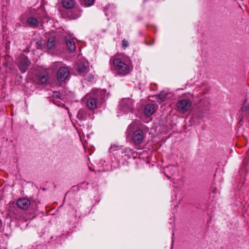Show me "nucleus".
<instances>
[{
    "instance_id": "obj_4",
    "label": "nucleus",
    "mask_w": 249,
    "mask_h": 249,
    "mask_svg": "<svg viewBox=\"0 0 249 249\" xmlns=\"http://www.w3.org/2000/svg\"><path fill=\"white\" fill-rule=\"evenodd\" d=\"M99 91L97 89H93L87 93L83 99V101L86 103L87 107L91 110L97 107Z\"/></svg>"
},
{
    "instance_id": "obj_18",
    "label": "nucleus",
    "mask_w": 249,
    "mask_h": 249,
    "mask_svg": "<svg viewBox=\"0 0 249 249\" xmlns=\"http://www.w3.org/2000/svg\"><path fill=\"white\" fill-rule=\"evenodd\" d=\"M249 105L247 103L245 102L241 107L242 111L245 114H247L249 112Z\"/></svg>"
},
{
    "instance_id": "obj_7",
    "label": "nucleus",
    "mask_w": 249,
    "mask_h": 249,
    "mask_svg": "<svg viewBox=\"0 0 249 249\" xmlns=\"http://www.w3.org/2000/svg\"><path fill=\"white\" fill-rule=\"evenodd\" d=\"M192 105L191 101L189 99H181L177 103L178 109L183 113L187 112Z\"/></svg>"
},
{
    "instance_id": "obj_17",
    "label": "nucleus",
    "mask_w": 249,
    "mask_h": 249,
    "mask_svg": "<svg viewBox=\"0 0 249 249\" xmlns=\"http://www.w3.org/2000/svg\"><path fill=\"white\" fill-rule=\"evenodd\" d=\"M55 45V39L53 37H50L48 39L47 47L49 49H53Z\"/></svg>"
},
{
    "instance_id": "obj_8",
    "label": "nucleus",
    "mask_w": 249,
    "mask_h": 249,
    "mask_svg": "<svg viewBox=\"0 0 249 249\" xmlns=\"http://www.w3.org/2000/svg\"><path fill=\"white\" fill-rule=\"evenodd\" d=\"M30 62L27 57L25 55L20 56L18 60V67L22 72H25L30 66Z\"/></svg>"
},
{
    "instance_id": "obj_9",
    "label": "nucleus",
    "mask_w": 249,
    "mask_h": 249,
    "mask_svg": "<svg viewBox=\"0 0 249 249\" xmlns=\"http://www.w3.org/2000/svg\"><path fill=\"white\" fill-rule=\"evenodd\" d=\"M30 204V201L25 198H19L17 201L18 207L22 210H26L28 209Z\"/></svg>"
},
{
    "instance_id": "obj_16",
    "label": "nucleus",
    "mask_w": 249,
    "mask_h": 249,
    "mask_svg": "<svg viewBox=\"0 0 249 249\" xmlns=\"http://www.w3.org/2000/svg\"><path fill=\"white\" fill-rule=\"evenodd\" d=\"M167 94L165 92H161L158 95L157 97V101L158 102L161 103L165 101L167 99Z\"/></svg>"
},
{
    "instance_id": "obj_24",
    "label": "nucleus",
    "mask_w": 249,
    "mask_h": 249,
    "mask_svg": "<svg viewBox=\"0 0 249 249\" xmlns=\"http://www.w3.org/2000/svg\"><path fill=\"white\" fill-rule=\"evenodd\" d=\"M93 78V77L92 76H91V78H90V80H91V79H92Z\"/></svg>"
},
{
    "instance_id": "obj_12",
    "label": "nucleus",
    "mask_w": 249,
    "mask_h": 249,
    "mask_svg": "<svg viewBox=\"0 0 249 249\" xmlns=\"http://www.w3.org/2000/svg\"><path fill=\"white\" fill-rule=\"evenodd\" d=\"M65 39L69 50L71 52H74L75 50L76 47L73 39L68 36H66Z\"/></svg>"
},
{
    "instance_id": "obj_3",
    "label": "nucleus",
    "mask_w": 249,
    "mask_h": 249,
    "mask_svg": "<svg viewBox=\"0 0 249 249\" xmlns=\"http://www.w3.org/2000/svg\"><path fill=\"white\" fill-rule=\"evenodd\" d=\"M53 70L58 69L56 74L57 80L59 82H64L67 80L70 75V69L61 62H55L51 65Z\"/></svg>"
},
{
    "instance_id": "obj_6",
    "label": "nucleus",
    "mask_w": 249,
    "mask_h": 249,
    "mask_svg": "<svg viewBox=\"0 0 249 249\" xmlns=\"http://www.w3.org/2000/svg\"><path fill=\"white\" fill-rule=\"evenodd\" d=\"M133 101L129 98L123 99L120 103L119 110L124 113L131 111L133 109Z\"/></svg>"
},
{
    "instance_id": "obj_14",
    "label": "nucleus",
    "mask_w": 249,
    "mask_h": 249,
    "mask_svg": "<svg viewBox=\"0 0 249 249\" xmlns=\"http://www.w3.org/2000/svg\"><path fill=\"white\" fill-rule=\"evenodd\" d=\"M76 71L79 74H84L87 71V67L85 65L79 63L77 66Z\"/></svg>"
},
{
    "instance_id": "obj_5",
    "label": "nucleus",
    "mask_w": 249,
    "mask_h": 249,
    "mask_svg": "<svg viewBox=\"0 0 249 249\" xmlns=\"http://www.w3.org/2000/svg\"><path fill=\"white\" fill-rule=\"evenodd\" d=\"M127 136L131 139L133 143L136 146H139L141 144L145 138L143 131L140 129H137L132 133L129 130Z\"/></svg>"
},
{
    "instance_id": "obj_2",
    "label": "nucleus",
    "mask_w": 249,
    "mask_h": 249,
    "mask_svg": "<svg viewBox=\"0 0 249 249\" xmlns=\"http://www.w3.org/2000/svg\"><path fill=\"white\" fill-rule=\"evenodd\" d=\"M20 20L25 26L36 28L40 24L41 19L38 14H32L30 11H27L21 15Z\"/></svg>"
},
{
    "instance_id": "obj_21",
    "label": "nucleus",
    "mask_w": 249,
    "mask_h": 249,
    "mask_svg": "<svg viewBox=\"0 0 249 249\" xmlns=\"http://www.w3.org/2000/svg\"><path fill=\"white\" fill-rule=\"evenodd\" d=\"M118 146L115 144L112 145L110 147L109 151L110 152H112L113 151L117 150L118 149Z\"/></svg>"
},
{
    "instance_id": "obj_23",
    "label": "nucleus",
    "mask_w": 249,
    "mask_h": 249,
    "mask_svg": "<svg viewBox=\"0 0 249 249\" xmlns=\"http://www.w3.org/2000/svg\"><path fill=\"white\" fill-rule=\"evenodd\" d=\"M108 12L107 11V13H106V15H107V16L108 15V13H107Z\"/></svg>"
},
{
    "instance_id": "obj_19",
    "label": "nucleus",
    "mask_w": 249,
    "mask_h": 249,
    "mask_svg": "<svg viewBox=\"0 0 249 249\" xmlns=\"http://www.w3.org/2000/svg\"><path fill=\"white\" fill-rule=\"evenodd\" d=\"M95 0H85V4L86 6H89L92 5Z\"/></svg>"
},
{
    "instance_id": "obj_11",
    "label": "nucleus",
    "mask_w": 249,
    "mask_h": 249,
    "mask_svg": "<svg viewBox=\"0 0 249 249\" xmlns=\"http://www.w3.org/2000/svg\"><path fill=\"white\" fill-rule=\"evenodd\" d=\"M156 111L155 107L153 104H149L144 107L143 114L147 117H150Z\"/></svg>"
},
{
    "instance_id": "obj_15",
    "label": "nucleus",
    "mask_w": 249,
    "mask_h": 249,
    "mask_svg": "<svg viewBox=\"0 0 249 249\" xmlns=\"http://www.w3.org/2000/svg\"><path fill=\"white\" fill-rule=\"evenodd\" d=\"M63 6L68 9L71 8L74 5V0H62Z\"/></svg>"
},
{
    "instance_id": "obj_22",
    "label": "nucleus",
    "mask_w": 249,
    "mask_h": 249,
    "mask_svg": "<svg viewBox=\"0 0 249 249\" xmlns=\"http://www.w3.org/2000/svg\"><path fill=\"white\" fill-rule=\"evenodd\" d=\"M53 96L56 98H60V93L58 91H54L53 93Z\"/></svg>"
},
{
    "instance_id": "obj_13",
    "label": "nucleus",
    "mask_w": 249,
    "mask_h": 249,
    "mask_svg": "<svg viewBox=\"0 0 249 249\" xmlns=\"http://www.w3.org/2000/svg\"><path fill=\"white\" fill-rule=\"evenodd\" d=\"M164 170L165 175L169 178L170 175H172L175 173L177 168L174 165H169L167 166Z\"/></svg>"
},
{
    "instance_id": "obj_10",
    "label": "nucleus",
    "mask_w": 249,
    "mask_h": 249,
    "mask_svg": "<svg viewBox=\"0 0 249 249\" xmlns=\"http://www.w3.org/2000/svg\"><path fill=\"white\" fill-rule=\"evenodd\" d=\"M50 79V76L47 71L45 70L41 71L37 75V80L38 82L41 84H47Z\"/></svg>"
},
{
    "instance_id": "obj_1",
    "label": "nucleus",
    "mask_w": 249,
    "mask_h": 249,
    "mask_svg": "<svg viewBox=\"0 0 249 249\" xmlns=\"http://www.w3.org/2000/svg\"><path fill=\"white\" fill-rule=\"evenodd\" d=\"M110 64V69L116 75H127L133 68L132 62L128 57L111 58Z\"/></svg>"
},
{
    "instance_id": "obj_20",
    "label": "nucleus",
    "mask_w": 249,
    "mask_h": 249,
    "mask_svg": "<svg viewBox=\"0 0 249 249\" xmlns=\"http://www.w3.org/2000/svg\"><path fill=\"white\" fill-rule=\"evenodd\" d=\"M129 46V42L126 39H124L122 41V47L125 49L126 47H127Z\"/></svg>"
}]
</instances>
